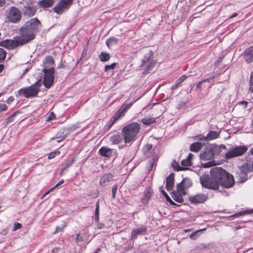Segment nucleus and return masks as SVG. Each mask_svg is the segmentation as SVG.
<instances>
[{"mask_svg": "<svg viewBox=\"0 0 253 253\" xmlns=\"http://www.w3.org/2000/svg\"><path fill=\"white\" fill-rule=\"evenodd\" d=\"M42 28V24L37 18L30 19L19 28V35L16 36L21 45H24L33 40L36 33Z\"/></svg>", "mask_w": 253, "mask_h": 253, "instance_id": "obj_1", "label": "nucleus"}, {"mask_svg": "<svg viewBox=\"0 0 253 253\" xmlns=\"http://www.w3.org/2000/svg\"><path fill=\"white\" fill-rule=\"evenodd\" d=\"M226 172V171L220 167L212 168L210 170L211 176L201 175L200 177V183L203 187L207 189L217 190Z\"/></svg>", "mask_w": 253, "mask_h": 253, "instance_id": "obj_2", "label": "nucleus"}, {"mask_svg": "<svg viewBox=\"0 0 253 253\" xmlns=\"http://www.w3.org/2000/svg\"><path fill=\"white\" fill-rule=\"evenodd\" d=\"M140 129V126L137 122H133L125 126L122 129L125 143L128 144L134 142L136 139Z\"/></svg>", "mask_w": 253, "mask_h": 253, "instance_id": "obj_3", "label": "nucleus"}, {"mask_svg": "<svg viewBox=\"0 0 253 253\" xmlns=\"http://www.w3.org/2000/svg\"><path fill=\"white\" fill-rule=\"evenodd\" d=\"M41 80L40 79L31 85L23 87L18 91L19 96H23L26 98H31L38 96L41 86Z\"/></svg>", "mask_w": 253, "mask_h": 253, "instance_id": "obj_4", "label": "nucleus"}, {"mask_svg": "<svg viewBox=\"0 0 253 253\" xmlns=\"http://www.w3.org/2000/svg\"><path fill=\"white\" fill-rule=\"evenodd\" d=\"M6 18L10 23H18L21 20L22 13L17 7L11 6L7 11Z\"/></svg>", "mask_w": 253, "mask_h": 253, "instance_id": "obj_5", "label": "nucleus"}, {"mask_svg": "<svg viewBox=\"0 0 253 253\" xmlns=\"http://www.w3.org/2000/svg\"><path fill=\"white\" fill-rule=\"evenodd\" d=\"M42 71L44 73L43 84L46 88H49L52 86L54 82V68H43Z\"/></svg>", "mask_w": 253, "mask_h": 253, "instance_id": "obj_6", "label": "nucleus"}, {"mask_svg": "<svg viewBox=\"0 0 253 253\" xmlns=\"http://www.w3.org/2000/svg\"><path fill=\"white\" fill-rule=\"evenodd\" d=\"M248 150V147L245 145L235 146L225 154V157L229 159L234 157L240 156L245 154Z\"/></svg>", "mask_w": 253, "mask_h": 253, "instance_id": "obj_7", "label": "nucleus"}, {"mask_svg": "<svg viewBox=\"0 0 253 253\" xmlns=\"http://www.w3.org/2000/svg\"><path fill=\"white\" fill-rule=\"evenodd\" d=\"M73 2V0H60L53 8V11L57 14H61L65 10L69 8Z\"/></svg>", "mask_w": 253, "mask_h": 253, "instance_id": "obj_8", "label": "nucleus"}, {"mask_svg": "<svg viewBox=\"0 0 253 253\" xmlns=\"http://www.w3.org/2000/svg\"><path fill=\"white\" fill-rule=\"evenodd\" d=\"M234 184L235 181L233 176L226 171L220 183V185L226 188H229L233 186Z\"/></svg>", "mask_w": 253, "mask_h": 253, "instance_id": "obj_9", "label": "nucleus"}, {"mask_svg": "<svg viewBox=\"0 0 253 253\" xmlns=\"http://www.w3.org/2000/svg\"><path fill=\"white\" fill-rule=\"evenodd\" d=\"M0 46L8 49H12L21 45L20 44L18 39L15 37L13 40L6 39L0 41Z\"/></svg>", "mask_w": 253, "mask_h": 253, "instance_id": "obj_10", "label": "nucleus"}, {"mask_svg": "<svg viewBox=\"0 0 253 253\" xmlns=\"http://www.w3.org/2000/svg\"><path fill=\"white\" fill-rule=\"evenodd\" d=\"M215 149L213 147L210 146L205 148V151L200 154V158L203 160H210L214 157Z\"/></svg>", "mask_w": 253, "mask_h": 253, "instance_id": "obj_11", "label": "nucleus"}, {"mask_svg": "<svg viewBox=\"0 0 253 253\" xmlns=\"http://www.w3.org/2000/svg\"><path fill=\"white\" fill-rule=\"evenodd\" d=\"M208 198L207 194L199 193L189 197L188 200L191 203L198 204L205 202L208 200Z\"/></svg>", "mask_w": 253, "mask_h": 253, "instance_id": "obj_12", "label": "nucleus"}, {"mask_svg": "<svg viewBox=\"0 0 253 253\" xmlns=\"http://www.w3.org/2000/svg\"><path fill=\"white\" fill-rule=\"evenodd\" d=\"M147 231V228L144 225H141L140 227L133 229L131 232L130 240H135L138 236L145 235Z\"/></svg>", "mask_w": 253, "mask_h": 253, "instance_id": "obj_13", "label": "nucleus"}, {"mask_svg": "<svg viewBox=\"0 0 253 253\" xmlns=\"http://www.w3.org/2000/svg\"><path fill=\"white\" fill-rule=\"evenodd\" d=\"M114 176L110 173L103 174L100 179L99 184L100 186L104 187L109 185L110 181L113 180Z\"/></svg>", "mask_w": 253, "mask_h": 253, "instance_id": "obj_14", "label": "nucleus"}, {"mask_svg": "<svg viewBox=\"0 0 253 253\" xmlns=\"http://www.w3.org/2000/svg\"><path fill=\"white\" fill-rule=\"evenodd\" d=\"M132 104L133 103H130L129 104H124L114 116L115 119L118 120L121 117L124 116L125 113L132 106Z\"/></svg>", "mask_w": 253, "mask_h": 253, "instance_id": "obj_15", "label": "nucleus"}, {"mask_svg": "<svg viewBox=\"0 0 253 253\" xmlns=\"http://www.w3.org/2000/svg\"><path fill=\"white\" fill-rule=\"evenodd\" d=\"M114 152V150L113 149L105 146L101 147L98 151V153L100 156L108 158L112 156Z\"/></svg>", "mask_w": 253, "mask_h": 253, "instance_id": "obj_16", "label": "nucleus"}, {"mask_svg": "<svg viewBox=\"0 0 253 253\" xmlns=\"http://www.w3.org/2000/svg\"><path fill=\"white\" fill-rule=\"evenodd\" d=\"M244 58L247 63L253 61V47L251 46L246 49L244 52Z\"/></svg>", "mask_w": 253, "mask_h": 253, "instance_id": "obj_17", "label": "nucleus"}, {"mask_svg": "<svg viewBox=\"0 0 253 253\" xmlns=\"http://www.w3.org/2000/svg\"><path fill=\"white\" fill-rule=\"evenodd\" d=\"M174 174L173 173H170L166 178V188L168 191H170L174 186Z\"/></svg>", "mask_w": 253, "mask_h": 253, "instance_id": "obj_18", "label": "nucleus"}, {"mask_svg": "<svg viewBox=\"0 0 253 253\" xmlns=\"http://www.w3.org/2000/svg\"><path fill=\"white\" fill-rule=\"evenodd\" d=\"M249 168L248 165L243 166L240 169L239 176L241 182H244L247 180V172H249Z\"/></svg>", "mask_w": 253, "mask_h": 253, "instance_id": "obj_19", "label": "nucleus"}, {"mask_svg": "<svg viewBox=\"0 0 253 253\" xmlns=\"http://www.w3.org/2000/svg\"><path fill=\"white\" fill-rule=\"evenodd\" d=\"M124 139L123 133L115 134L110 137V141L114 144H117L120 143Z\"/></svg>", "mask_w": 253, "mask_h": 253, "instance_id": "obj_20", "label": "nucleus"}, {"mask_svg": "<svg viewBox=\"0 0 253 253\" xmlns=\"http://www.w3.org/2000/svg\"><path fill=\"white\" fill-rule=\"evenodd\" d=\"M36 11V8L34 6H28L24 7V14L28 17L34 16Z\"/></svg>", "mask_w": 253, "mask_h": 253, "instance_id": "obj_21", "label": "nucleus"}, {"mask_svg": "<svg viewBox=\"0 0 253 253\" xmlns=\"http://www.w3.org/2000/svg\"><path fill=\"white\" fill-rule=\"evenodd\" d=\"M54 63V59L51 56H47L44 59L43 64L44 66V68H49L50 67H53L52 65Z\"/></svg>", "mask_w": 253, "mask_h": 253, "instance_id": "obj_22", "label": "nucleus"}, {"mask_svg": "<svg viewBox=\"0 0 253 253\" xmlns=\"http://www.w3.org/2000/svg\"><path fill=\"white\" fill-rule=\"evenodd\" d=\"M203 144L201 142H195L191 144L190 149L193 152H198L202 148Z\"/></svg>", "mask_w": 253, "mask_h": 253, "instance_id": "obj_23", "label": "nucleus"}, {"mask_svg": "<svg viewBox=\"0 0 253 253\" xmlns=\"http://www.w3.org/2000/svg\"><path fill=\"white\" fill-rule=\"evenodd\" d=\"M54 0H42L39 2L40 7L43 8H48L52 6Z\"/></svg>", "mask_w": 253, "mask_h": 253, "instance_id": "obj_24", "label": "nucleus"}, {"mask_svg": "<svg viewBox=\"0 0 253 253\" xmlns=\"http://www.w3.org/2000/svg\"><path fill=\"white\" fill-rule=\"evenodd\" d=\"M187 78V76L185 75L181 76L178 80H176L175 84L171 86V89L172 90H175L177 89L179 86L180 84Z\"/></svg>", "mask_w": 253, "mask_h": 253, "instance_id": "obj_25", "label": "nucleus"}, {"mask_svg": "<svg viewBox=\"0 0 253 253\" xmlns=\"http://www.w3.org/2000/svg\"><path fill=\"white\" fill-rule=\"evenodd\" d=\"M219 132L216 131H210L207 135V138L208 140H211L218 137Z\"/></svg>", "mask_w": 253, "mask_h": 253, "instance_id": "obj_26", "label": "nucleus"}, {"mask_svg": "<svg viewBox=\"0 0 253 253\" xmlns=\"http://www.w3.org/2000/svg\"><path fill=\"white\" fill-rule=\"evenodd\" d=\"M109 53L101 52L98 56V58L101 62H107L110 59Z\"/></svg>", "mask_w": 253, "mask_h": 253, "instance_id": "obj_27", "label": "nucleus"}, {"mask_svg": "<svg viewBox=\"0 0 253 253\" xmlns=\"http://www.w3.org/2000/svg\"><path fill=\"white\" fill-rule=\"evenodd\" d=\"M183 195L176 192L172 193L171 197L175 201L182 203L183 201Z\"/></svg>", "mask_w": 253, "mask_h": 253, "instance_id": "obj_28", "label": "nucleus"}, {"mask_svg": "<svg viewBox=\"0 0 253 253\" xmlns=\"http://www.w3.org/2000/svg\"><path fill=\"white\" fill-rule=\"evenodd\" d=\"M156 122L155 118L152 117H146L141 120V122L143 125L146 126H150Z\"/></svg>", "mask_w": 253, "mask_h": 253, "instance_id": "obj_29", "label": "nucleus"}, {"mask_svg": "<svg viewBox=\"0 0 253 253\" xmlns=\"http://www.w3.org/2000/svg\"><path fill=\"white\" fill-rule=\"evenodd\" d=\"M156 64V62L152 60V61L148 62V64H145V65H143L145 66V72L146 73H148L149 71H151L153 68L154 67Z\"/></svg>", "mask_w": 253, "mask_h": 253, "instance_id": "obj_30", "label": "nucleus"}, {"mask_svg": "<svg viewBox=\"0 0 253 253\" xmlns=\"http://www.w3.org/2000/svg\"><path fill=\"white\" fill-rule=\"evenodd\" d=\"M253 213V210H245L244 211L239 212L236 214H233V215L229 216V218H232L235 217H239L240 216L242 215H245L246 214H250V213Z\"/></svg>", "mask_w": 253, "mask_h": 253, "instance_id": "obj_31", "label": "nucleus"}, {"mask_svg": "<svg viewBox=\"0 0 253 253\" xmlns=\"http://www.w3.org/2000/svg\"><path fill=\"white\" fill-rule=\"evenodd\" d=\"M99 201H98L95 205V214H94V220L96 222H98L99 221Z\"/></svg>", "mask_w": 253, "mask_h": 253, "instance_id": "obj_32", "label": "nucleus"}, {"mask_svg": "<svg viewBox=\"0 0 253 253\" xmlns=\"http://www.w3.org/2000/svg\"><path fill=\"white\" fill-rule=\"evenodd\" d=\"M118 42V40L115 37H110L106 42V44L108 47L116 44Z\"/></svg>", "mask_w": 253, "mask_h": 253, "instance_id": "obj_33", "label": "nucleus"}, {"mask_svg": "<svg viewBox=\"0 0 253 253\" xmlns=\"http://www.w3.org/2000/svg\"><path fill=\"white\" fill-rule=\"evenodd\" d=\"M176 189V192H178V193L181 194L183 195H186V193L185 190L186 188L184 187V185H183V184H181V182L177 185Z\"/></svg>", "mask_w": 253, "mask_h": 253, "instance_id": "obj_34", "label": "nucleus"}, {"mask_svg": "<svg viewBox=\"0 0 253 253\" xmlns=\"http://www.w3.org/2000/svg\"><path fill=\"white\" fill-rule=\"evenodd\" d=\"M181 182L186 189L189 188L192 185V182L191 179L188 178H184Z\"/></svg>", "mask_w": 253, "mask_h": 253, "instance_id": "obj_35", "label": "nucleus"}, {"mask_svg": "<svg viewBox=\"0 0 253 253\" xmlns=\"http://www.w3.org/2000/svg\"><path fill=\"white\" fill-rule=\"evenodd\" d=\"M152 56V52L148 53L143 58V64L142 65H145V64H148V62L152 61L151 60V57Z\"/></svg>", "mask_w": 253, "mask_h": 253, "instance_id": "obj_36", "label": "nucleus"}, {"mask_svg": "<svg viewBox=\"0 0 253 253\" xmlns=\"http://www.w3.org/2000/svg\"><path fill=\"white\" fill-rule=\"evenodd\" d=\"M6 56V51L4 49L0 48V63H2L5 60Z\"/></svg>", "mask_w": 253, "mask_h": 253, "instance_id": "obj_37", "label": "nucleus"}, {"mask_svg": "<svg viewBox=\"0 0 253 253\" xmlns=\"http://www.w3.org/2000/svg\"><path fill=\"white\" fill-rule=\"evenodd\" d=\"M75 160L74 158H73L71 159L67 160L65 164L63 165V169H62V171H63L64 169L70 167L74 162Z\"/></svg>", "mask_w": 253, "mask_h": 253, "instance_id": "obj_38", "label": "nucleus"}, {"mask_svg": "<svg viewBox=\"0 0 253 253\" xmlns=\"http://www.w3.org/2000/svg\"><path fill=\"white\" fill-rule=\"evenodd\" d=\"M181 164L182 166L184 167L183 169H184L185 168L190 166L191 165V160H189L188 159L186 158L181 161Z\"/></svg>", "mask_w": 253, "mask_h": 253, "instance_id": "obj_39", "label": "nucleus"}, {"mask_svg": "<svg viewBox=\"0 0 253 253\" xmlns=\"http://www.w3.org/2000/svg\"><path fill=\"white\" fill-rule=\"evenodd\" d=\"M116 65V63H113L111 65H106L104 67V71L105 72H107L110 70H114L115 68Z\"/></svg>", "mask_w": 253, "mask_h": 253, "instance_id": "obj_40", "label": "nucleus"}, {"mask_svg": "<svg viewBox=\"0 0 253 253\" xmlns=\"http://www.w3.org/2000/svg\"><path fill=\"white\" fill-rule=\"evenodd\" d=\"M59 154L60 152L59 151L52 152L48 154V158L49 159H53L56 156L58 155Z\"/></svg>", "mask_w": 253, "mask_h": 253, "instance_id": "obj_41", "label": "nucleus"}, {"mask_svg": "<svg viewBox=\"0 0 253 253\" xmlns=\"http://www.w3.org/2000/svg\"><path fill=\"white\" fill-rule=\"evenodd\" d=\"M17 112H14L11 114L8 118L5 120L6 124H8L13 121L14 118L16 116Z\"/></svg>", "mask_w": 253, "mask_h": 253, "instance_id": "obj_42", "label": "nucleus"}, {"mask_svg": "<svg viewBox=\"0 0 253 253\" xmlns=\"http://www.w3.org/2000/svg\"><path fill=\"white\" fill-rule=\"evenodd\" d=\"M117 189H118V185L117 184H114L112 187V197L113 199H115L116 197V194Z\"/></svg>", "mask_w": 253, "mask_h": 253, "instance_id": "obj_43", "label": "nucleus"}, {"mask_svg": "<svg viewBox=\"0 0 253 253\" xmlns=\"http://www.w3.org/2000/svg\"><path fill=\"white\" fill-rule=\"evenodd\" d=\"M64 183V180L63 179H62L61 180H60L58 183H57L53 188L50 189L49 191H48L45 194V195H43V197L46 194H48V193H49L50 191H51L52 190H53L54 188H57L58 187V186H59L60 185H61V184H62L63 183Z\"/></svg>", "mask_w": 253, "mask_h": 253, "instance_id": "obj_44", "label": "nucleus"}, {"mask_svg": "<svg viewBox=\"0 0 253 253\" xmlns=\"http://www.w3.org/2000/svg\"><path fill=\"white\" fill-rule=\"evenodd\" d=\"M8 109L7 105L3 103H0V114L3 112L6 111Z\"/></svg>", "mask_w": 253, "mask_h": 253, "instance_id": "obj_45", "label": "nucleus"}, {"mask_svg": "<svg viewBox=\"0 0 253 253\" xmlns=\"http://www.w3.org/2000/svg\"><path fill=\"white\" fill-rule=\"evenodd\" d=\"M196 138L200 141H208L207 136H205L202 134L197 135Z\"/></svg>", "mask_w": 253, "mask_h": 253, "instance_id": "obj_46", "label": "nucleus"}, {"mask_svg": "<svg viewBox=\"0 0 253 253\" xmlns=\"http://www.w3.org/2000/svg\"><path fill=\"white\" fill-rule=\"evenodd\" d=\"M21 227L22 224L21 223L16 222L14 223L12 230L15 231L19 229H20Z\"/></svg>", "mask_w": 253, "mask_h": 253, "instance_id": "obj_47", "label": "nucleus"}, {"mask_svg": "<svg viewBox=\"0 0 253 253\" xmlns=\"http://www.w3.org/2000/svg\"><path fill=\"white\" fill-rule=\"evenodd\" d=\"M215 165L213 161H210L203 164L205 168H210Z\"/></svg>", "mask_w": 253, "mask_h": 253, "instance_id": "obj_48", "label": "nucleus"}, {"mask_svg": "<svg viewBox=\"0 0 253 253\" xmlns=\"http://www.w3.org/2000/svg\"><path fill=\"white\" fill-rule=\"evenodd\" d=\"M224 56H220L218 58V59L214 62V65L216 67H217L220 62L223 60Z\"/></svg>", "mask_w": 253, "mask_h": 253, "instance_id": "obj_49", "label": "nucleus"}, {"mask_svg": "<svg viewBox=\"0 0 253 253\" xmlns=\"http://www.w3.org/2000/svg\"><path fill=\"white\" fill-rule=\"evenodd\" d=\"M198 231L193 232L190 235V238L192 240H195L198 237Z\"/></svg>", "mask_w": 253, "mask_h": 253, "instance_id": "obj_50", "label": "nucleus"}, {"mask_svg": "<svg viewBox=\"0 0 253 253\" xmlns=\"http://www.w3.org/2000/svg\"><path fill=\"white\" fill-rule=\"evenodd\" d=\"M54 118H55V115L53 112H51L49 116L46 118V121H50Z\"/></svg>", "mask_w": 253, "mask_h": 253, "instance_id": "obj_51", "label": "nucleus"}, {"mask_svg": "<svg viewBox=\"0 0 253 253\" xmlns=\"http://www.w3.org/2000/svg\"><path fill=\"white\" fill-rule=\"evenodd\" d=\"M172 166L174 169H176V167H178V168L176 169L177 170H182V168H180V167L179 166L178 164L176 161H174V162H172Z\"/></svg>", "mask_w": 253, "mask_h": 253, "instance_id": "obj_52", "label": "nucleus"}, {"mask_svg": "<svg viewBox=\"0 0 253 253\" xmlns=\"http://www.w3.org/2000/svg\"><path fill=\"white\" fill-rule=\"evenodd\" d=\"M152 147V144H146L144 148V151L148 152L149 151H150Z\"/></svg>", "mask_w": 253, "mask_h": 253, "instance_id": "obj_53", "label": "nucleus"}, {"mask_svg": "<svg viewBox=\"0 0 253 253\" xmlns=\"http://www.w3.org/2000/svg\"><path fill=\"white\" fill-rule=\"evenodd\" d=\"M118 120H115L113 117L109 122V128H110Z\"/></svg>", "mask_w": 253, "mask_h": 253, "instance_id": "obj_54", "label": "nucleus"}, {"mask_svg": "<svg viewBox=\"0 0 253 253\" xmlns=\"http://www.w3.org/2000/svg\"><path fill=\"white\" fill-rule=\"evenodd\" d=\"M161 192L163 195V196L166 198V201H168V200H169L170 197L164 190H161Z\"/></svg>", "mask_w": 253, "mask_h": 253, "instance_id": "obj_55", "label": "nucleus"}, {"mask_svg": "<svg viewBox=\"0 0 253 253\" xmlns=\"http://www.w3.org/2000/svg\"><path fill=\"white\" fill-rule=\"evenodd\" d=\"M157 160V158H155V159H153L152 160H150L149 161V163L150 164V169H152L153 165H154V163H155L156 161Z\"/></svg>", "mask_w": 253, "mask_h": 253, "instance_id": "obj_56", "label": "nucleus"}, {"mask_svg": "<svg viewBox=\"0 0 253 253\" xmlns=\"http://www.w3.org/2000/svg\"><path fill=\"white\" fill-rule=\"evenodd\" d=\"M213 79H214V76H212L210 78H207L206 79L202 80V82L203 83H205V82H210V83L211 81H213Z\"/></svg>", "mask_w": 253, "mask_h": 253, "instance_id": "obj_57", "label": "nucleus"}, {"mask_svg": "<svg viewBox=\"0 0 253 253\" xmlns=\"http://www.w3.org/2000/svg\"><path fill=\"white\" fill-rule=\"evenodd\" d=\"M239 104L244 106L245 108H246L247 107L248 103L246 101H242L239 102Z\"/></svg>", "mask_w": 253, "mask_h": 253, "instance_id": "obj_58", "label": "nucleus"}, {"mask_svg": "<svg viewBox=\"0 0 253 253\" xmlns=\"http://www.w3.org/2000/svg\"><path fill=\"white\" fill-rule=\"evenodd\" d=\"M249 90L253 93V81L250 82Z\"/></svg>", "mask_w": 253, "mask_h": 253, "instance_id": "obj_59", "label": "nucleus"}, {"mask_svg": "<svg viewBox=\"0 0 253 253\" xmlns=\"http://www.w3.org/2000/svg\"><path fill=\"white\" fill-rule=\"evenodd\" d=\"M14 98L13 96H10L6 100L7 103H10L14 100Z\"/></svg>", "mask_w": 253, "mask_h": 253, "instance_id": "obj_60", "label": "nucleus"}, {"mask_svg": "<svg viewBox=\"0 0 253 253\" xmlns=\"http://www.w3.org/2000/svg\"><path fill=\"white\" fill-rule=\"evenodd\" d=\"M97 223V227L99 229H102L104 227V224L103 223H100V222H99V221Z\"/></svg>", "mask_w": 253, "mask_h": 253, "instance_id": "obj_61", "label": "nucleus"}, {"mask_svg": "<svg viewBox=\"0 0 253 253\" xmlns=\"http://www.w3.org/2000/svg\"><path fill=\"white\" fill-rule=\"evenodd\" d=\"M5 3V0H0V7L4 6Z\"/></svg>", "mask_w": 253, "mask_h": 253, "instance_id": "obj_62", "label": "nucleus"}, {"mask_svg": "<svg viewBox=\"0 0 253 253\" xmlns=\"http://www.w3.org/2000/svg\"><path fill=\"white\" fill-rule=\"evenodd\" d=\"M62 229H63V228L57 227L55 229V231L54 232V234H56V233H58V232L62 231Z\"/></svg>", "mask_w": 253, "mask_h": 253, "instance_id": "obj_63", "label": "nucleus"}, {"mask_svg": "<svg viewBox=\"0 0 253 253\" xmlns=\"http://www.w3.org/2000/svg\"><path fill=\"white\" fill-rule=\"evenodd\" d=\"M203 83L202 82V81L201 82H200L199 83H198L197 85H196V88H201V86H202V84H203Z\"/></svg>", "mask_w": 253, "mask_h": 253, "instance_id": "obj_64", "label": "nucleus"}]
</instances>
